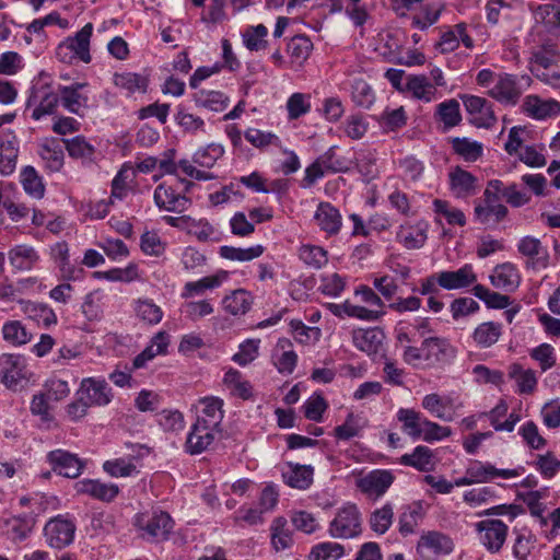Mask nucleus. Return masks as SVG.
Wrapping results in <instances>:
<instances>
[{"label":"nucleus","instance_id":"1","mask_svg":"<svg viewBox=\"0 0 560 560\" xmlns=\"http://www.w3.org/2000/svg\"><path fill=\"white\" fill-rule=\"evenodd\" d=\"M406 363L418 366L425 362L428 366L448 364L456 357V349L444 337H425L419 349H408Z\"/></svg>","mask_w":560,"mask_h":560},{"label":"nucleus","instance_id":"2","mask_svg":"<svg viewBox=\"0 0 560 560\" xmlns=\"http://www.w3.org/2000/svg\"><path fill=\"white\" fill-rule=\"evenodd\" d=\"M138 536L148 542H161L168 539L174 521L167 512L154 510L151 513H139L133 518Z\"/></svg>","mask_w":560,"mask_h":560},{"label":"nucleus","instance_id":"3","mask_svg":"<svg viewBox=\"0 0 560 560\" xmlns=\"http://www.w3.org/2000/svg\"><path fill=\"white\" fill-rule=\"evenodd\" d=\"M330 536L335 538H354L362 532V515L354 503H346L337 510L329 524Z\"/></svg>","mask_w":560,"mask_h":560},{"label":"nucleus","instance_id":"4","mask_svg":"<svg viewBox=\"0 0 560 560\" xmlns=\"http://www.w3.org/2000/svg\"><path fill=\"white\" fill-rule=\"evenodd\" d=\"M1 382L12 390L21 389L28 381L25 359L20 354L3 353L0 355Z\"/></svg>","mask_w":560,"mask_h":560},{"label":"nucleus","instance_id":"5","mask_svg":"<svg viewBox=\"0 0 560 560\" xmlns=\"http://www.w3.org/2000/svg\"><path fill=\"white\" fill-rule=\"evenodd\" d=\"M75 530L77 526L71 520L57 515L45 524L43 533L46 544L60 550L73 542Z\"/></svg>","mask_w":560,"mask_h":560},{"label":"nucleus","instance_id":"6","mask_svg":"<svg viewBox=\"0 0 560 560\" xmlns=\"http://www.w3.org/2000/svg\"><path fill=\"white\" fill-rule=\"evenodd\" d=\"M521 80L529 84L530 78L526 75L518 78L515 74L499 72L495 84L488 90L487 94L501 104L515 105L523 93L520 85Z\"/></svg>","mask_w":560,"mask_h":560},{"label":"nucleus","instance_id":"7","mask_svg":"<svg viewBox=\"0 0 560 560\" xmlns=\"http://www.w3.org/2000/svg\"><path fill=\"white\" fill-rule=\"evenodd\" d=\"M481 545L491 553L499 552L508 537L509 526L501 520L486 518L475 525Z\"/></svg>","mask_w":560,"mask_h":560},{"label":"nucleus","instance_id":"8","mask_svg":"<svg viewBox=\"0 0 560 560\" xmlns=\"http://www.w3.org/2000/svg\"><path fill=\"white\" fill-rule=\"evenodd\" d=\"M395 476L387 469H374L355 480V487L369 499L378 500L390 488Z\"/></svg>","mask_w":560,"mask_h":560},{"label":"nucleus","instance_id":"9","mask_svg":"<svg viewBox=\"0 0 560 560\" xmlns=\"http://www.w3.org/2000/svg\"><path fill=\"white\" fill-rule=\"evenodd\" d=\"M462 101L475 127L490 129L495 125L497 116L490 101L476 95H463Z\"/></svg>","mask_w":560,"mask_h":560},{"label":"nucleus","instance_id":"10","mask_svg":"<svg viewBox=\"0 0 560 560\" xmlns=\"http://www.w3.org/2000/svg\"><path fill=\"white\" fill-rule=\"evenodd\" d=\"M46 459L52 471L72 479L79 477L85 467L84 462L78 455L61 448L50 451L46 455Z\"/></svg>","mask_w":560,"mask_h":560},{"label":"nucleus","instance_id":"11","mask_svg":"<svg viewBox=\"0 0 560 560\" xmlns=\"http://www.w3.org/2000/svg\"><path fill=\"white\" fill-rule=\"evenodd\" d=\"M523 471V467L501 469L497 468L489 462H481L477 459L469 460L467 465V474L474 478L472 481H475V483L491 482L497 478L511 479L521 476Z\"/></svg>","mask_w":560,"mask_h":560},{"label":"nucleus","instance_id":"12","mask_svg":"<svg viewBox=\"0 0 560 560\" xmlns=\"http://www.w3.org/2000/svg\"><path fill=\"white\" fill-rule=\"evenodd\" d=\"M77 396L82 397L91 407H101L110 402L113 393L104 378L86 377L81 381Z\"/></svg>","mask_w":560,"mask_h":560},{"label":"nucleus","instance_id":"13","mask_svg":"<svg viewBox=\"0 0 560 560\" xmlns=\"http://www.w3.org/2000/svg\"><path fill=\"white\" fill-rule=\"evenodd\" d=\"M153 199L160 210L170 212H184L191 205L189 198L178 192L172 185H166V183L160 184L155 188Z\"/></svg>","mask_w":560,"mask_h":560},{"label":"nucleus","instance_id":"14","mask_svg":"<svg viewBox=\"0 0 560 560\" xmlns=\"http://www.w3.org/2000/svg\"><path fill=\"white\" fill-rule=\"evenodd\" d=\"M385 334L381 328L358 329L352 334L354 347L370 357H384Z\"/></svg>","mask_w":560,"mask_h":560},{"label":"nucleus","instance_id":"15","mask_svg":"<svg viewBox=\"0 0 560 560\" xmlns=\"http://www.w3.org/2000/svg\"><path fill=\"white\" fill-rule=\"evenodd\" d=\"M453 549V540L447 535L436 530L424 533L417 544V553L421 558H428L430 555H448Z\"/></svg>","mask_w":560,"mask_h":560},{"label":"nucleus","instance_id":"16","mask_svg":"<svg viewBox=\"0 0 560 560\" xmlns=\"http://www.w3.org/2000/svg\"><path fill=\"white\" fill-rule=\"evenodd\" d=\"M78 494H86L102 502H113L119 494V487L112 482H102L98 479H82L74 483Z\"/></svg>","mask_w":560,"mask_h":560},{"label":"nucleus","instance_id":"17","mask_svg":"<svg viewBox=\"0 0 560 560\" xmlns=\"http://www.w3.org/2000/svg\"><path fill=\"white\" fill-rule=\"evenodd\" d=\"M88 83L75 82L70 85L58 88L61 106L71 114L82 116L83 109L88 108L89 97L81 91Z\"/></svg>","mask_w":560,"mask_h":560},{"label":"nucleus","instance_id":"18","mask_svg":"<svg viewBox=\"0 0 560 560\" xmlns=\"http://www.w3.org/2000/svg\"><path fill=\"white\" fill-rule=\"evenodd\" d=\"M477 177L460 166L453 167L448 173L450 190L457 199L474 196L477 191Z\"/></svg>","mask_w":560,"mask_h":560},{"label":"nucleus","instance_id":"19","mask_svg":"<svg viewBox=\"0 0 560 560\" xmlns=\"http://www.w3.org/2000/svg\"><path fill=\"white\" fill-rule=\"evenodd\" d=\"M439 285L444 290H459L472 285L477 281V275L471 265L466 264L457 270L439 272Z\"/></svg>","mask_w":560,"mask_h":560},{"label":"nucleus","instance_id":"20","mask_svg":"<svg viewBox=\"0 0 560 560\" xmlns=\"http://www.w3.org/2000/svg\"><path fill=\"white\" fill-rule=\"evenodd\" d=\"M220 432L221 430L195 423L186 440L187 453L195 455L207 451Z\"/></svg>","mask_w":560,"mask_h":560},{"label":"nucleus","instance_id":"21","mask_svg":"<svg viewBox=\"0 0 560 560\" xmlns=\"http://www.w3.org/2000/svg\"><path fill=\"white\" fill-rule=\"evenodd\" d=\"M508 213L509 209L503 203L483 201V203H476L474 219L487 229H493L506 218Z\"/></svg>","mask_w":560,"mask_h":560},{"label":"nucleus","instance_id":"22","mask_svg":"<svg viewBox=\"0 0 560 560\" xmlns=\"http://www.w3.org/2000/svg\"><path fill=\"white\" fill-rule=\"evenodd\" d=\"M35 523L33 514H23L4 520L2 528L10 540L21 542L31 535Z\"/></svg>","mask_w":560,"mask_h":560},{"label":"nucleus","instance_id":"23","mask_svg":"<svg viewBox=\"0 0 560 560\" xmlns=\"http://www.w3.org/2000/svg\"><path fill=\"white\" fill-rule=\"evenodd\" d=\"M199 404L202 408L196 423L221 430L220 425L224 417L223 400L218 397H205L199 400Z\"/></svg>","mask_w":560,"mask_h":560},{"label":"nucleus","instance_id":"24","mask_svg":"<svg viewBox=\"0 0 560 560\" xmlns=\"http://www.w3.org/2000/svg\"><path fill=\"white\" fill-rule=\"evenodd\" d=\"M517 250L532 261L533 268H546L548 265V252L541 242L534 236H524L517 244Z\"/></svg>","mask_w":560,"mask_h":560},{"label":"nucleus","instance_id":"25","mask_svg":"<svg viewBox=\"0 0 560 560\" xmlns=\"http://www.w3.org/2000/svg\"><path fill=\"white\" fill-rule=\"evenodd\" d=\"M524 112L535 119H546L560 114V103L556 100H541L536 95H528L523 103Z\"/></svg>","mask_w":560,"mask_h":560},{"label":"nucleus","instance_id":"26","mask_svg":"<svg viewBox=\"0 0 560 560\" xmlns=\"http://www.w3.org/2000/svg\"><path fill=\"white\" fill-rule=\"evenodd\" d=\"M314 219L320 230L328 235L338 234L342 225L339 210L329 202H320L318 205Z\"/></svg>","mask_w":560,"mask_h":560},{"label":"nucleus","instance_id":"27","mask_svg":"<svg viewBox=\"0 0 560 560\" xmlns=\"http://www.w3.org/2000/svg\"><path fill=\"white\" fill-rule=\"evenodd\" d=\"M490 281L493 287L511 292L518 288L521 276L513 264L504 262L493 269Z\"/></svg>","mask_w":560,"mask_h":560},{"label":"nucleus","instance_id":"28","mask_svg":"<svg viewBox=\"0 0 560 560\" xmlns=\"http://www.w3.org/2000/svg\"><path fill=\"white\" fill-rule=\"evenodd\" d=\"M314 468L310 465L288 464V469L282 471L285 485L291 488L305 490L313 482Z\"/></svg>","mask_w":560,"mask_h":560},{"label":"nucleus","instance_id":"29","mask_svg":"<svg viewBox=\"0 0 560 560\" xmlns=\"http://www.w3.org/2000/svg\"><path fill=\"white\" fill-rule=\"evenodd\" d=\"M170 345V336L165 331H159L151 339L150 345L141 351L132 362L133 369H141L148 361L154 359L158 354H165Z\"/></svg>","mask_w":560,"mask_h":560},{"label":"nucleus","instance_id":"30","mask_svg":"<svg viewBox=\"0 0 560 560\" xmlns=\"http://www.w3.org/2000/svg\"><path fill=\"white\" fill-rule=\"evenodd\" d=\"M170 345V336L165 331H159L151 339L150 345L141 351L132 362L133 369H141L148 361L154 359L158 354H165Z\"/></svg>","mask_w":560,"mask_h":560},{"label":"nucleus","instance_id":"31","mask_svg":"<svg viewBox=\"0 0 560 560\" xmlns=\"http://www.w3.org/2000/svg\"><path fill=\"white\" fill-rule=\"evenodd\" d=\"M170 345V336L165 331H159L151 339L150 345L141 351L132 362L133 369H141L148 361L154 359L158 354H165Z\"/></svg>","mask_w":560,"mask_h":560},{"label":"nucleus","instance_id":"32","mask_svg":"<svg viewBox=\"0 0 560 560\" xmlns=\"http://www.w3.org/2000/svg\"><path fill=\"white\" fill-rule=\"evenodd\" d=\"M405 89L413 98L425 103L434 101L438 94L435 86L423 74L409 75Z\"/></svg>","mask_w":560,"mask_h":560},{"label":"nucleus","instance_id":"33","mask_svg":"<svg viewBox=\"0 0 560 560\" xmlns=\"http://www.w3.org/2000/svg\"><path fill=\"white\" fill-rule=\"evenodd\" d=\"M195 105L199 108H206L211 112H223L230 98L220 91L199 90L192 95Z\"/></svg>","mask_w":560,"mask_h":560},{"label":"nucleus","instance_id":"34","mask_svg":"<svg viewBox=\"0 0 560 560\" xmlns=\"http://www.w3.org/2000/svg\"><path fill=\"white\" fill-rule=\"evenodd\" d=\"M421 405L431 415L443 421H452L454 418V412L451 410L453 405L451 397L429 394L423 397Z\"/></svg>","mask_w":560,"mask_h":560},{"label":"nucleus","instance_id":"35","mask_svg":"<svg viewBox=\"0 0 560 560\" xmlns=\"http://www.w3.org/2000/svg\"><path fill=\"white\" fill-rule=\"evenodd\" d=\"M433 452L423 445L415 447L410 454H404L399 458V464L410 466L419 471H430L434 467Z\"/></svg>","mask_w":560,"mask_h":560},{"label":"nucleus","instance_id":"36","mask_svg":"<svg viewBox=\"0 0 560 560\" xmlns=\"http://www.w3.org/2000/svg\"><path fill=\"white\" fill-rule=\"evenodd\" d=\"M18 148L15 137L11 135L0 136V173L11 175L16 166Z\"/></svg>","mask_w":560,"mask_h":560},{"label":"nucleus","instance_id":"37","mask_svg":"<svg viewBox=\"0 0 560 560\" xmlns=\"http://www.w3.org/2000/svg\"><path fill=\"white\" fill-rule=\"evenodd\" d=\"M9 260L13 268L20 271L31 270L39 260L34 247L16 245L9 252Z\"/></svg>","mask_w":560,"mask_h":560},{"label":"nucleus","instance_id":"38","mask_svg":"<svg viewBox=\"0 0 560 560\" xmlns=\"http://www.w3.org/2000/svg\"><path fill=\"white\" fill-rule=\"evenodd\" d=\"M223 383L233 396L243 400L253 398V386L238 370H228L224 374Z\"/></svg>","mask_w":560,"mask_h":560},{"label":"nucleus","instance_id":"39","mask_svg":"<svg viewBox=\"0 0 560 560\" xmlns=\"http://www.w3.org/2000/svg\"><path fill=\"white\" fill-rule=\"evenodd\" d=\"M397 419L402 423V431L413 440H418L422 435V427L425 417L413 409L400 408L397 411Z\"/></svg>","mask_w":560,"mask_h":560},{"label":"nucleus","instance_id":"40","mask_svg":"<svg viewBox=\"0 0 560 560\" xmlns=\"http://www.w3.org/2000/svg\"><path fill=\"white\" fill-rule=\"evenodd\" d=\"M139 459L136 457H119L104 462L103 469L112 477H131L139 474Z\"/></svg>","mask_w":560,"mask_h":560},{"label":"nucleus","instance_id":"41","mask_svg":"<svg viewBox=\"0 0 560 560\" xmlns=\"http://www.w3.org/2000/svg\"><path fill=\"white\" fill-rule=\"evenodd\" d=\"M502 335V325L495 322H485L472 332V340L479 348H489L498 342Z\"/></svg>","mask_w":560,"mask_h":560},{"label":"nucleus","instance_id":"42","mask_svg":"<svg viewBox=\"0 0 560 560\" xmlns=\"http://www.w3.org/2000/svg\"><path fill=\"white\" fill-rule=\"evenodd\" d=\"M39 155L50 172H58L63 166V150L56 139L46 140L39 148Z\"/></svg>","mask_w":560,"mask_h":560},{"label":"nucleus","instance_id":"43","mask_svg":"<svg viewBox=\"0 0 560 560\" xmlns=\"http://www.w3.org/2000/svg\"><path fill=\"white\" fill-rule=\"evenodd\" d=\"M423 517V509L420 502H413L402 508L399 515V533L402 536L412 534Z\"/></svg>","mask_w":560,"mask_h":560},{"label":"nucleus","instance_id":"44","mask_svg":"<svg viewBox=\"0 0 560 560\" xmlns=\"http://www.w3.org/2000/svg\"><path fill=\"white\" fill-rule=\"evenodd\" d=\"M509 377L514 380L520 394H532L537 386L535 371L524 370L521 364L513 363L509 366Z\"/></svg>","mask_w":560,"mask_h":560},{"label":"nucleus","instance_id":"45","mask_svg":"<svg viewBox=\"0 0 560 560\" xmlns=\"http://www.w3.org/2000/svg\"><path fill=\"white\" fill-rule=\"evenodd\" d=\"M93 33V25L85 24L74 36L66 38L68 44H72L73 52L79 60L89 63L91 61L90 39Z\"/></svg>","mask_w":560,"mask_h":560},{"label":"nucleus","instance_id":"46","mask_svg":"<svg viewBox=\"0 0 560 560\" xmlns=\"http://www.w3.org/2000/svg\"><path fill=\"white\" fill-rule=\"evenodd\" d=\"M222 303L224 310L230 314L244 315L252 307L253 296L248 291L244 289H237L230 295L225 296Z\"/></svg>","mask_w":560,"mask_h":560},{"label":"nucleus","instance_id":"47","mask_svg":"<svg viewBox=\"0 0 560 560\" xmlns=\"http://www.w3.org/2000/svg\"><path fill=\"white\" fill-rule=\"evenodd\" d=\"M396 240L407 249L421 248L427 241V233L420 225H400Z\"/></svg>","mask_w":560,"mask_h":560},{"label":"nucleus","instance_id":"48","mask_svg":"<svg viewBox=\"0 0 560 560\" xmlns=\"http://www.w3.org/2000/svg\"><path fill=\"white\" fill-rule=\"evenodd\" d=\"M416 335L418 334L413 330L410 320H399L394 328L396 347L402 350L401 358L405 363L408 354L407 350L419 349V347L413 346L417 341Z\"/></svg>","mask_w":560,"mask_h":560},{"label":"nucleus","instance_id":"49","mask_svg":"<svg viewBox=\"0 0 560 560\" xmlns=\"http://www.w3.org/2000/svg\"><path fill=\"white\" fill-rule=\"evenodd\" d=\"M62 142L71 158L81 159L83 162H93L95 160V148L83 136L63 139Z\"/></svg>","mask_w":560,"mask_h":560},{"label":"nucleus","instance_id":"50","mask_svg":"<svg viewBox=\"0 0 560 560\" xmlns=\"http://www.w3.org/2000/svg\"><path fill=\"white\" fill-rule=\"evenodd\" d=\"M435 117L444 124L445 129L453 128L462 121L459 103L455 98H451L440 103L436 106Z\"/></svg>","mask_w":560,"mask_h":560},{"label":"nucleus","instance_id":"51","mask_svg":"<svg viewBox=\"0 0 560 560\" xmlns=\"http://www.w3.org/2000/svg\"><path fill=\"white\" fill-rule=\"evenodd\" d=\"M113 80L114 84L117 88L125 90L128 95L136 92L144 93L148 88L147 78L133 72L115 73Z\"/></svg>","mask_w":560,"mask_h":560},{"label":"nucleus","instance_id":"52","mask_svg":"<svg viewBox=\"0 0 560 560\" xmlns=\"http://www.w3.org/2000/svg\"><path fill=\"white\" fill-rule=\"evenodd\" d=\"M451 144L453 151L467 162L477 161L483 152V147L480 142L472 141L468 138H452Z\"/></svg>","mask_w":560,"mask_h":560},{"label":"nucleus","instance_id":"53","mask_svg":"<svg viewBox=\"0 0 560 560\" xmlns=\"http://www.w3.org/2000/svg\"><path fill=\"white\" fill-rule=\"evenodd\" d=\"M226 272H222L220 275L203 277L198 281L187 282L184 285V291L182 293L183 298H191L195 295L202 294L206 290L218 288L222 284L223 280L226 279Z\"/></svg>","mask_w":560,"mask_h":560},{"label":"nucleus","instance_id":"54","mask_svg":"<svg viewBox=\"0 0 560 560\" xmlns=\"http://www.w3.org/2000/svg\"><path fill=\"white\" fill-rule=\"evenodd\" d=\"M133 310L137 317L149 325H156L163 318V311L150 299H138Z\"/></svg>","mask_w":560,"mask_h":560},{"label":"nucleus","instance_id":"55","mask_svg":"<svg viewBox=\"0 0 560 560\" xmlns=\"http://www.w3.org/2000/svg\"><path fill=\"white\" fill-rule=\"evenodd\" d=\"M536 69L557 67L560 61L559 45L555 43H545L533 54Z\"/></svg>","mask_w":560,"mask_h":560},{"label":"nucleus","instance_id":"56","mask_svg":"<svg viewBox=\"0 0 560 560\" xmlns=\"http://www.w3.org/2000/svg\"><path fill=\"white\" fill-rule=\"evenodd\" d=\"M264 253V246L255 245L247 248H240L234 246H221L219 254L222 258L234 261H249L258 258Z\"/></svg>","mask_w":560,"mask_h":560},{"label":"nucleus","instance_id":"57","mask_svg":"<svg viewBox=\"0 0 560 560\" xmlns=\"http://www.w3.org/2000/svg\"><path fill=\"white\" fill-rule=\"evenodd\" d=\"M351 98L357 106L369 109L375 102V93L366 81L354 79L351 84Z\"/></svg>","mask_w":560,"mask_h":560},{"label":"nucleus","instance_id":"58","mask_svg":"<svg viewBox=\"0 0 560 560\" xmlns=\"http://www.w3.org/2000/svg\"><path fill=\"white\" fill-rule=\"evenodd\" d=\"M394 509L393 504L387 502L382 508L371 513L369 524L373 532L385 534L393 524Z\"/></svg>","mask_w":560,"mask_h":560},{"label":"nucleus","instance_id":"59","mask_svg":"<svg viewBox=\"0 0 560 560\" xmlns=\"http://www.w3.org/2000/svg\"><path fill=\"white\" fill-rule=\"evenodd\" d=\"M2 334L5 341L13 346H22L31 341L32 334L20 320H11L3 325Z\"/></svg>","mask_w":560,"mask_h":560},{"label":"nucleus","instance_id":"60","mask_svg":"<svg viewBox=\"0 0 560 560\" xmlns=\"http://www.w3.org/2000/svg\"><path fill=\"white\" fill-rule=\"evenodd\" d=\"M21 184L24 190L34 198H42L45 187L42 178L33 166H25L21 172Z\"/></svg>","mask_w":560,"mask_h":560},{"label":"nucleus","instance_id":"61","mask_svg":"<svg viewBox=\"0 0 560 560\" xmlns=\"http://www.w3.org/2000/svg\"><path fill=\"white\" fill-rule=\"evenodd\" d=\"M268 30L264 24L249 26L243 34L244 45L252 51H258L267 47L266 36Z\"/></svg>","mask_w":560,"mask_h":560},{"label":"nucleus","instance_id":"62","mask_svg":"<svg viewBox=\"0 0 560 560\" xmlns=\"http://www.w3.org/2000/svg\"><path fill=\"white\" fill-rule=\"evenodd\" d=\"M345 553L343 546L326 541L315 545L310 552V560H338Z\"/></svg>","mask_w":560,"mask_h":560},{"label":"nucleus","instance_id":"63","mask_svg":"<svg viewBox=\"0 0 560 560\" xmlns=\"http://www.w3.org/2000/svg\"><path fill=\"white\" fill-rule=\"evenodd\" d=\"M300 259L307 266L319 269L327 264V252L315 245H303L299 250Z\"/></svg>","mask_w":560,"mask_h":560},{"label":"nucleus","instance_id":"64","mask_svg":"<svg viewBox=\"0 0 560 560\" xmlns=\"http://www.w3.org/2000/svg\"><path fill=\"white\" fill-rule=\"evenodd\" d=\"M534 466L545 479H551L560 471V460L552 452L537 455Z\"/></svg>","mask_w":560,"mask_h":560}]
</instances>
